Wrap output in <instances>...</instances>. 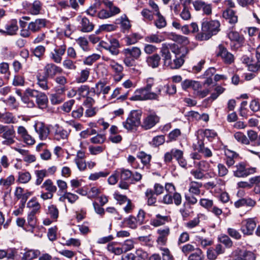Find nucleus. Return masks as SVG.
I'll return each instance as SVG.
<instances>
[{
  "label": "nucleus",
  "mask_w": 260,
  "mask_h": 260,
  "mask_svg": "<svg viewBox=\"0 0 260 260\" xmlns=\"http://www.w3.org/2000/svg\"><path fill=\"white\" fill-rule=\"evenodd\" d=\"M137 157L141 159L142 163L147 168L150 166V162L151 159V155L148 154L144 151L139 152L137 154Z\"/></svg>",
  "instance_id": "36"
},
{
  "label": "nucleus",
  "mask_w": 260,
  "mask_h": 260,
  "mask_svg": "<svg viewBox=\"0 0 260 260\" xmlns=\"http://www.w3.org/2000/svg\"><path fill=\"white\" fill-rule=\"evenodd\" d=\"M122 252H126L134 248V242L132 240H125L121 245Z\"/></svg>",
  "instance_id": "58"
},
{
  "label": "nucleus",
  "mask_w": 260,
  "mask_h": 260,
  "mask_svg": "<svg viewBox=\"0 0 260 260\" xmlns=\"http://www.w3.org/2000/svg\"><path fill=\"white\" fill-rule=\"evenodd\" d=\"M45 47L42 45L37 46L32 51L34 55L39 58H41L45 52Z\"/></svg>",
  "instance_id": "61"
},
{
  "label": "nucleus",
  "mask_w": 260,
  "mask_h": 260,
  "mask_svg": "<svg viewBox=\"0 0 260 260\" xmlns=\"http://www.w3.org/2000/svg\"><path fill=\"white\" fill-rule=\"evenodd\" d=\"M141 38L140 34L138 33H132L126 36L124 38V40L127 45H131L137 43Z\"/></svg>",
  "instance_id": "32"
},
{
  "label": "nucleus",
  "mask_w": 260,
  "mask_h": 260,
  "mask_svg": "<svg viewBox=\"0 0 260 260\" xmlns=\"http://www.w3.org/2000/svg\"><path fill=\"white\" fill-rule=\"evenodd\" d=\"M64 100V98L63 95L58 93L52 94L50 97V102L53 105L60 104L63 102Z\"/></svg>",
  "instance_id": "55"
},
{
  "label": "nucleus",
  "mask_w": 260,
  "mask_h": 260,
  "mask_svg": "<svg viewBox=\"0 0 260 260\" xmlns=\"http://www.w3.org/2000/svg\"><path fill=\"white\" fill-rule=\"evenodd\" d=\"M31 179L30 173L26 170L20 171L18 173L17 181L20 183L25 184L28 183Z\"/></svg>",
  "instance_id": "27"
},
{
  "label": "nucleus",
  "mask_w": 260,
  "mask_h": 260,
  "mask_svg": "<svg viewBox=\"0 0 260 260\" xmlns=\"http://www.w3.org/2000/svg\"><path fill=\"white\" fill-rule=\"evenodd\" d=\"M217 56L220 57L222 61L228 64L234 62L235 60L233 54L229 52L226 48L222 45L218 46Z\"/></svg>",
  "instance_id": "8"
},
{
  "label": "nucleus",
  "mask_w": 260,
  "mask_h": 260,
  "mask_svg": "<svg viewBox=\"0 0 260 260\" xmlns=\"http://www.w3.org/2000/svg\"><path fill=\"white\" fill-rule=\"evenodd\" d=\"M15 177L13 175H10L6 178L0 179V185L7 188L14 183Z\"/></svg>",
  "instance_id": "43"
},
{
  "label": "nucleus",
  "mask_w": 260,
  "mask_h": 260,
  "mask_svg": "<svg viewBox=\"0 0 260 260\" xmlns=\"http://www.w3.org/2000/svg\"><path fill=\"white\" fill-rule=\"evenodd\" d=\"M41 188H44L47 191L54 193L56 191V187L53 185V182L50 179H47L42 185Z\"/></svg>",
  "instance_id": "50"
},
{
  "label": "nucleus",
  "mask_w": 260,
  "mask_h": 260,
  "mask_svg": "<svg viewBox=\"0 0 260 260\" xmlns=\"http://www.w3.org/2000/svg\"><path fill=\"white\" fill-rule=\"evenodd\" d=\"M40 254V251L38 250H29L24 253L22 256V260H30L36 258L38 254Z\"/></svg>",
  "instance_id": "56"
},
{
  "label": "nucleus",
  "mask_w": 260,
  "mask_h": 260,
  "mask_svg": "<svg viewBox=\"0 0 260 260\" xmlns=\"http://www.w3.org/2000/svg\"><path fill=\"white\" fill-rule=\"evenodd\" d=\"M234 137L238 142L241 144L246 145L249 144L248 139L243 133L240 132H238L235 133Z\"/></svg>",
  "instance_id": "54"
},
{
  "label": "nucleus",
  "mask_w": 260,
  "mask_h": 260,
  "mask_svg": "<svg viewBox=\"0 0 260 260\" xmlns=\"http://www.w3.org/2000/svg\"><path fill=\"white\" fill-rule=\"evenodd\" d=\"M204 217H205V215L204 214L201 213L198 214L197 217L185 223V226L189 229H192L198 225L200 222V219Z\"/></svg>",
  "instance_id": "37"
},
{
  "label": "nucleus",
  "mask_w": 260,
  "mask_h": 260,
  "mask_svg": "<svg viewBox=\"0 0 260 260\" xmlns=\"http://www.w3.org/2000/svg\"><path fill=\"white\" fill-rule=\"evenodd\" d=\"M36 132L38 134L41 140H45L48 138L50 133L48 127L44 123L39 122L34 125Z\"/></svg>",
  "instance_id": "11"
},
{
  "label": "nucleus",
  "mask_w": 260,
  "mask_h": 260,
  "mask_svg": "<svg viewBox=\"0 0 260 260\" xmlns=\"http://www.w3.org/2000/svg\"><path fill=\"white\" fill-rule=\"evenodd\" d=\"M145 40L148 43H159L161 42L164 39L162 36L156 34H152L146 37Z\"/></svg>",
  "instance_id": "53"
},
{
  "label": "nucleus",
  "mask_w": 260,
  "mask_h": 260,
  "mask_svg": "<svg viewBox=\"0 0 260 260\" xmlns=\"http://www.w3.org/2000/svg\"><path fill=\"white\" fill-rule=\"evenodd\" d=\"M46 21L44 19H37L34 21L30 22L28 25V29L32 32L40 31L42 28L45 27Z\"/></svg>",
  "instance_id": "18"
},
{
  "label": "nucleus",
  "mask_w": 260,
  "mask_h": 260,
  "mask_svg": "<svg viewBox=\"0 0 260 260\" xmlns=\"http://www.w3.org/2000/svg\"><path fill=\"white\" fill-rule=\"evenodd\" d=\"M122 53L124 56V63L127 67H132L135 60H138L142 54L140 48L136 46L125 48Z\"/></svg>",
  "instance_id": "4"
},
{
  "label": "nucleus",
  "mask_w": 260,
  "mask_h": 260,
  "mask_svg": "<svg viewBox=\"0 0 260 260\" xmlns=\"http://www.w3.org/2000/svg\"><path fill=\"white\" fill-rule=\"evenodd\" d=\"M15 252L12 250L0 249V259L7 258V259H14Z\"/></svg>",
  "instance_id": "52"
},
{
  "label": "nucleus",
  "mask_w": 260,
  "mask_h": 260,
  "mask_svg": "<svg viewBox=\"0 0 260 260\" xmlns=\"http://www.w3.org/2000/svg\"><path fill=\"white\" fill-rule=\"evenodd\" d=\"M0 120L5 123H15L17 122L16 118L10 112L0 113Z\"/></svg>",
  "instance_id": "28"
},
{
  "label": "nucleus",
  "mask_w": 260,
  "mask_h": 260,
  "mask_svg": "<svg viewBox=\"0 0 260 260\" xmlns=\"http://www.w3.org/2000/svg\"><path fill=\"white\" fill-rule=\"evenodd\" d=\"M66 50V46L65 45H60L50 53V57L55 63H60L62 60V56L64 55Z\"/></svg>",
  "instance_id": "12"
},
{
  "label": "nucleus",
  "mask_w": 260,
  "mask_h": 260,
  "mask_svg": "<svg viewBox=\"0 0 260 260\" xmlns=\"http://www.w3.org/2000/svg\"><path fill=\"white\" fill-rule=\"evenodd\" d=\"M236 170L233 171L234 175L235 177L241 178L246 177L256 172V168H246L243 163H239L236 166Z\"/></svg>",
  "instance_id": "7"
},
{
  "label": "nucleus",
  "mask_w": 260,
  "mask_h": 260,
  "mask_svg": "<svg viewBox=\"0 0 260 260\" xmlns=\"http://www.w3.org/2000/svg\"><path fill=\"white\" fill-rule=\"evenodd\" d=\"M170 221L171 217L169 216L157 214L154 217L151 219L150 223L154 227H158L163 225Z\"/></svg>",
  "instance_id": "15"
},
{
  "label": "nucleus",
  "mask_w": 260,
  "mask_h": 260,
  "mask_svg": "<svg viewBox=\"0 0 260 260\" xmlns=\"http://www.w3.org/2000/svg\"><path fill=\"white\" fill-rule=\"evenodd\" d=\"M124 222L128 228L132 229H137L138 225H139L137 218L133 216H129L128 217L125 218Z\"/></svg>",
  "instance_id": "42"
},
{
  "label": "nucleus",
  "mask_w": 260,
  "mask_h": 260,
  "mask_svg": "<svg viewBox=\"0 0 260 260\" xmlns=\"http://www.w3.org/2000/svg\"><path fill=\"white\" fill-rule=\"evenodd\" d=\"M131 101H146V100H159L157 90L151 91L143 87L137 89L135 94L130 98Z\"/></svg>",
  "instance_id": "3"
},
{
  "label": "nucleus",
  "mask_w": 260,
  "mask_h": 260,
  "mask_svg": "<svg viewBox=\"0 0 260 260\" xmlns=\"http://www.w3.org/2000/svg\"><path fill=\"white\" fill-rule=\"evenodd\" d=\"M229 38L233 41H236L239 43H241L243 41V38L239 35L237 31H230L228 34Z\"/></svg>",
  "instance_id": "59"
},
{
  "label": "nucleus",
  "mask_w": 260,
  "mask_h": 260,
  "mask_svg": "<svg viewBox=\"0 0 260 260\" xmlns=\"http://www.w3.org/2000/svg\"><path fill=\"white\" fill-rule=\"evenodd\" d=\"M36 214L35 213L28 212L27 218V224H26L24 228L26 231L31 233L34 232V230L37 224Z\"/></svg>",
  "instance_id": "22"
},
{
  "label": "nucleus",
  "mask_w": 260,
  "mask_h": 260,
  "mask_svg": "<svg viewBox=\"0 0 260 260\" xmlns=\"http://www.w3.org/2000/svg\"><path fill=\"white\" fill-rule=\"evenodd\" d=\"M27 207L30 210L29 212L37 214L40 211L41 205L36 199L32 198L28 202Z\"/></svg>",
  "instance_id": "26"
},
{
  "label": "nucleus",
  "mask_w": 260,
  "mask_h": 260,
  "mask_svg": "<svg viewBox=\"0 0 260 260\" xmlns=\"http://www.w3.org/2000/svg\"><path fill=\"white\" fill-rule=\"evenodd\" d=\"M81 30L83 32H88L91 31L94 28V24L90 22L86 17H83L81 20Z\"/></svg>",
  "instance_id": "31"
},
{
  "label": "nucleus",
  "mask_w": 260,
  "mask_h": 260,
  "mask_svg": "<svg viewBox=\"0 0 260 260\" xmlns=\"http://www.w3.org/2000/svg\"><path fill=\"white\" fill-rule=\"evenodd\" d=\"M202 186V183L196 181H191L189 184V191L191 193L198 195L200 193V188Z\"/></svg>",
  "instance_id": "38"
},
{
  "label": "nucleus",
  "mask_w": 260,
  "mask_h": 260,
  "mask_svg": "<svg viewBox=\"0 0 260 260\" xmlns=\"http://www.w3.org/2000/svg\"><path fill=\"white\" fill-rule=\"evenodd\" d=\"M45 75L48 78H53L57 74H61L63 70L53 63L46 64L44 69Z\"/></svg>",
  "instance_id": "13"
},
{
  "label": "nucleus",
  "mask_w": 260,
  "mask_h": 260,
  "mask_svg": "<svg viewBox=\"0 0 260 260\" xmlns=\"http://www.w3.org/2000/svg\"><path fill=\"white\" fill-rule=\"evenodd\" d=\"M105 5L109 9V14L110 15V17H112L116 14L120 13V10L119 8L113 5V3L107 0L103 1Z\"/></svg>",
  "instance_id": "34"
},
{
  "label": "nucleus",
  "mask_w": 260,
  "mask_h": 260,
  "mask_svg": "<svg viewBox=\"0 0 260 260\" xmlns=\"http://www.w3.org/2000/svg\"><path fill=\"white\" fill-rule=\"evenodd\" d=\"M153 190L151 189H147L145 191V197L147 200V204L149 206L154 205L156 202V198L154 196Z\"/></svg>",
  "instance_id": "41"
},
{
  "label": "nucleus",
  "mask_w": 260,
  "mask_h": 260,
  "mask_svg": "<svg viewBox=\"0 0 260 260\" xmlns=\"http://www.w3.org/2000/svg\"><path fill=\"white\" fill-rule=\"evenodd\" d=\"M155 89L157 90L159 96L165 94L173 95L177 91L176 86L174 84L155 85Z\"/></svg>",
  "instance_id": "9"
},
{
  "label": "nucleus",
  "mask_w": 260,
  "mask_h": 260,
  "mask_svg": "<svg viewBox=\"0 0 260 260\" xmlns=\"http://www.w3.org/2000/svg\"><path fill=\"white\" fill-rule=\"evenodd\" d=\"M175 153V158L177 160L179 165L183 168H185L187 166V162L183 157V152L179 149V150H176Z\"/></svg>",
  "instance_id": "40"
},
{
  "label": "nucleus",
  "mask_w": 260,
  "mask_h": 260,
  "mask_svg": "<svg viewBox=\"0 0 260 260\" xmlns=\"http://www.w3.org/2000/svg\"><path fill=\"white\" fill-rule=\"evenodd\" d=\"M170 39L178 44L183 45H186L189 43V40L186 37L175 33H171L170 35Z\"/></svg>",
  "instance_id": "24"
},
{
  "label": "nucleus",
  "mask_w": 260,
  "mask_h": 260,
  "mask_svg": "<svg viewBox=\"0 0 260 260\" xmlns=\"http://www.w3.org/2000/svg\"><path fill=\"white\" fill-rule=\"evenodd\" d=\"M156 18L154 21L155 26L158 29L164 28L167 25V21L165 18L161 14L158 13L155 15Z\"/></svg>",
  "instance_id": "35"
},
{
  "label": "nucleus",
  "mask_w": 260,
  "mask_h": 260,
  "mask_svg": "<svg viewBox=\"0 0 260 260\" xmlns=\"http://www.w3.org/2000/svg\"><path fill=\"white\" fill-rule=\"evenodd\" d=\"M223 16L226 19L229 20L231 23H236L238 21V17L235 15V12L230 9H228L223 12Z\"/></svg>",
  "instance_id": "30"
},
{
  "label": "nucleus",
  "mask_w": 260,
  "mask_h": 260,
  "mask_svg": "<svg viewBox=\"0 0 260 260\" xmlns=\"http://www.w3.org/2000/svg\"><path fill=\"white\" fill-rule=\"evenodd\" d=\"M35 174L37 179L36 180V184L37 185H40L43 181L44 178L47 176L46 170H36Z\"/></svg>",
  "instance_id": "45"
},
{
  "label": "nucleus",
  "mask_w": 260,
  "mask_h": 260,
  "mask_svg": "<svg viewBox=\"0 0 260 260\" xmlns=\"http://www.w3.org/2000/svg\"><path fill=\"white\" fill-rule=\"evenodd\" d=\"M48 214L51 218L56 219L58 217V210L55 206L52 205L48 206Z\"/></svg>",
  "instance_id": "62"
},
{
  "label": "nucleus",
  "mask_w": 260,
  "mask_h": 260,
  "mask_svg": "<svg viewBox=\"0 0 260 260\" xmlns=\"http://www.w3.org/2000/svg\"><path fill=\"white\" fill-rule=\"evenodd\" d=\"M120 47L119 43L117 40L114 38L112 39V47L110 48L108 51L110 53L114 56L117 55L119 53V48Z\"/></svg>",
  "instance_id": "47"
},
{
  "label": "nucleus",
  "mask_w": 260,
  "mask_h": 260,
  "mask_svg": "<svg viewBox=\"0 0 260 260\" xmlns=\"http://www.w3.org/2000/svg\"><path fill=\"white\" fill-rule=\"evenodd\" d=\"M76 42L84 51L89 50L88 42L85 38L79 37L76 40Z\"/></svg>",
  "instance_id": "64"
},
{
  "label": "nucleus",
  "mask_w": 260,
  "mask_h": 260,
  "mask_svg": "<svg viewBox=\"0 0 260 260\" xmlns=\"http://www.w3.org/2000/svg\"><path fill=\"white\" fill-rule=\"evenodd\" d=\"M220 23L217 20L204 22L202 23V33L200 37L201 40H207L220 30Z\"/></svg>",
  "instance_id": "2"
},
{
  "label": "nucleus",
  "mask_w": 260,
  "mask_h": 260,
  "mask_svg": "<svg viewBox=\"0 0 260 260\" xmlns=\"http://www.w3.org/2000/svg\"><path fill=\"white\" fill-rule=\"evenodd\" d=\"M159 121V117L153 112L149 113L143 119L142 126L145 129H149L153 127Z\"/></svg>",
  "instance_id": "10"
},
{
  "label": "nucleus",
  "mask_w": 260,
  "mask_h": 260,
  "mask_svg": "<svg viewBox=\"0 0 260 260\" xmlns=\"http://www.w3.org/2000/svg\"><path fill=\"white\" fill-rule=\"evenodd\" d=\"M110 61V67L114 73V79L116 81H119L123 77V67L115 61L109 59Z\"/></svg>",
  "instance_id": "16"
},
{
  "label": "nucleus",
  "mask_w": 260,
  "mask_h": 260,
  "mask_svg": "<svg viewBox=\"0 0 260 260\" xmlns=\"http://www.w3.org/2000/svg\"><path fill=\"white\" fill-rule=\"evenodd\" d=\"M47 78L48 77H46L45 76H37V84L40 87L44 90H47L49 89Z\"/></svg>",
  "instance_id": "51"
},
{
  "label": "nucleus",
  "mask_w": 260,
  "mask_h": 260,
  "mask_svg": "<svg viewBox=\"0 0 260 260\" xmlns=\"http://www.w3.org/2000/svg\"><path fill=\"white\" fill-rule=\"evenodd\" d=\"M36 101L39 108L43 110L47 108L48 99L45 93L40 92L36 98Z\"/></svg>",
  "instance_id": "23"
},
{
  "label": "nucleus",
  "mask_w": 260,
  "mask_h": 260,
  "mask_svg": "<svg viewBox=\"0 0 260 260\" xmlns=\"http://www.w3.org/2000/svg\"><path fill=\"white\" fill-rule=\"evenodd\" d=\"M256 224L255 217L244 219L241 222L240 230L244 235H252L256 228Z\"/></svg>",
  "instance_id": "6"
},
{
  "label": "nucleus",
  "mask_w": 260,
  "mask_h": 260,
  "mask_svg": "<svg viewBox=\"0 0 260 260\" xmlns=\"http://www.w3.org/2000/svg\"><path fill=\"white\" fill-rule=\"evenodd\" d=\"M107 250L116 255H120L123 253L121 245L116 242H111L108 244Z\"/></svg>",
  "instance_id": "29"
},
{
  "label": "nucleus",
  "mask_w": 260,
  "mask_h": 260,
  "mask_svg": "<svg viewBox=\"0 0 260 260\" xmlns=\"http://www.w3.org/2000/svg\"><path fill=\"white\" fill-rule=\"evenodd\" d=\"M43 4L39 0L35 1L31 4L30 11L31 14L38 15L42 10Z\"/></svg>",
  "instance_id": "39"
},
{
  "label": "nucleus",
  "mask_w": 260,
  "mask_h": 260,
  "mask_svg": "<svg viewBox=\"0 0 260 260\" xmlns=\"http://www.w3.org/2000/svg\"><path fill=\"white\" fill-rule=\"evenodd\" d=\"M141 115L142 112L140 111H131L126 120L122 123L123 127L128 131L136 128L141 123Z\"/></svg>",
  "instance_id": "5"
},
{
  "label": "nucleus",
  "mask_w": 260,
  "mask_h": 260,
  "mask_svg": "<svg viewBox=\"0 0 260 260\" xmlns=\"http://www.w3.org/2000/svg\"><path fill=\"white\" fill-rule=\"evenodd\" d=\"M160 57L158 54H154L148 57L146 59V62L149 67L152 68H156L159 65Z\"/></svg>",
  "instance_id": "25"
},
{
  "label": "nucleus",
  "mask_w": 260,
  "mask_h": 260,
  "mask_svg": "<svg viewBox=\"0 0 260 260\" xmlns=\"http://www.w3.org/2000/svg\"><path fill=\"white\" fill-rule=\"evenodd\" d=\"M6 30L0 29V32L6 33L9 35H14L18 30L17 21L16 19L11 20L5 26Z\"/></svg>",
  "instance_id": "20"
},
{
  "label": "nucleus",
  "mask_w": 260,
  "mask_h": 260,
  "mask_svg": "<svg viewBox=\"0 0 260 260\" xmlns=\"http://www.w3.org/2000/svg\"><path fill=\"white\" fill-rule=\"evenodd\" d=\"M183 48L175 43H164L160 48V53L165 66L173 70L180 69L185 62L184 58L188 53L185 48L184 52L182 51Z\"/></svg>",
  "instance_id": "1"
},
{
  "label": "nucleus",
  "mask_w": 260,
  "mask_h": 260,
  "mask_svg": "<svg viewBox=\"0 0 260 260\" xmlns=\"http://www.w3.org/2000/svg\"><path fill=\"white\" fill-rule=\"evenodd\" d=\"M117 175H120L121 180H129L132 179V172L128 170L123 168L119 169L116 171Z\"/></svg>",
  "instance_id": "33"
},
{
  "label": "nucleus",
  "mask_w": 260,
  "mask_h": 260,
  "mask_svg": "<svg viewBox=\"0 0 260 260\" xmlns=\"http://www.w3.org/2000/svg\"><path fill=\"white\" fill-rule=\"evenodd\" d=\"M69 135V132L67 131L60 128H58L55 131L54 137L57 140H60L61 139L64 140L68 138Z\"/></svg>",
  "instance_id": "44"
},
{
  "label": "nucleus",
  "mask_w": 260,
  "mask_h": 260,
  "mask_svg": "<svg viewBox=\"0 0 260 260\" xmlns=\"http://www.w3.org/2000/svg\"><path fill=\"white\" fill-rule=\"evenodd\" d=\"M203 259L204 254L203 252L198 248H197L188 257V260H203Z\"/></svg>",
  "instance_id": "49"
},
{
  "label": "nucleus",
  "mask_w": 260,
  "mask_h": 260,
  "mask_svg": "<svg viewBox=\"0 0 260 260\" xmlns=\"http://www.w3.org/2000/svg\"><path fill=\"white\" fill-rule=\"evenodd\" d=\"M157 234L158 236L157 242L161 245H165L167 241L168 237L170 234V229L169 226H165L157 229Z\"/></svg>",
  "instance_id": "14"
},
{
  "label": "nucleus",
  "mask_w": 260,
  "mask_h": 260,
  "mask_svg": "<svg viewBox=\"0 0 260 260\" xmlns=\"http://www.w3.org/2000/svg\"><path fill=\"white\" fill-rule=\"evenodd\" d=\"M194 165L197 169L204 172L207 171L209 167V164L206 161L202 160L198 162H195Z\"/></svg>",
  "instance_id": "63"
},
{
  "label": "nucleus",
  "mask_w": 260,
  "mask_h": 260,
  "mask_svg": "<svg viewBox=\"0 0 260 260\" xmlns=\"http://www.w3.org/2000/svg\"><path fill=\"white\" fill-rule=\"evenodd\" d=\"M90 88L88 85H83L77 90V93L81 97L87 96L89 93Z\"/></svg>",
  "instance_id": "60"
},
{
  "label": "nucleus",
  "mask_w": 260,
  "mask_h": 260,
  "mask_svg": "<svg viewBox=\"0 0 260 260\" xmlns=\"http://www.w3.org/2000/svg\"><path fill=\"white\" fill-rule=\"evenodd\" d=\"M138 240L143 245L151 247L153 244V240H152L151 235L145 236H140L138 238Z\"/></svg>",
  "instance_id": "48"
},
{
  "label": "nucleus",
  "mask_w": 260,
  "mask_h": 260,
  "mask_svg": "<svg viewBox=\"0 0 260 260\" xmlns=\"http://www.w3.org/2000/svg\"><path fill=\"white\" fill-rule=\"evenodd\" d=\"M90 74V70L85 69L81 70L80 76L76 78V82L78 83H82L86 82Z\"/></svg>",
  "instance_id": "46"
},
{
  "label": "nucleus",
  "mask_w": 260,
  "mask_h": 260,
  "mask_svg": "<svg viewBox=\"0 0 260 260\" xmlns=\"http://www.w3.org/2000/svg\"><path fill=\"white\" fill-rule=\"evenodd\" d=\"M165 189L167 192L162 199V203L165 204H172L173 203V193L175 191L174 185L171 183H167L165 185Z\"/></svg>",
  "instance_id": "17"
},
{
  "label": "nucleus",
  "mask_w": 260,
  "mask_h": 260,
  "mask_svg": "<svg viewBox=\"0 0 260 260\" xmlns=\"http://www.w3.org/2000/svg\"><path fill=\"white\" fill-rule=\"evenodd\" d=\"M78 199V197L74 193L66 192L64 194L59 198L60 201H63V199H67L68 201L73 204Z\"/></svg>",
  "instance_id": "57"
},
{
  "label": "nucleus",
  "mask_w": 260,
  "mask_h": 260,
  "mask_svg": "<svg viewBox=\"0 0 260 260\" xmlns=\"http://www.w3.org/2000/svg\"><path fill=\"white\" fill-rule=\"evenodd\" d=\"M255 256L251 251L239 250L236 251L234 260H255Z\"/></svg>",
  "instance_id": "21"
},
{
  "label": "nucleus",
  "mask_w": 260,
  "mask_h": 260,
  "mask_svg": "<svg viewBox=\"0 0 260 260\" xmlns=\"http://www.w3.org/2000/svg\"><path fill=\"white\" fill-rule=\"evenodd\" d=\"M116 24L120 25L121 30L123 32L128 30L131 27L130 21L125 14L116 19Z\"/></svg>",
  "instance_id": "19"
}]
</instances>
